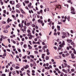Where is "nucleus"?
Masks as SVG:
<instances>
[{
    "instance_id": "62",
    "label": "nucleus",
    "mask_w": 76,
    "mask_h": 76,
    "mask_svg": "<svg viewBox=\"0 0 76 76\" xmlns=\"http://www.w3.org/2000/svg\"><path fill=\"white\" fill-rule=\"evenodd\" d=\"M42 45H45V43H44V42H42Z\"/></svg>"
},
{
    "instance_id": "36",
    "label": "nucleus",
    "mask_w": 76,
    "mask_h": 76,
    "mask_svg": "<svg viewBox=\"0 0 76 76\" xmlns=\"http://www.w3.org/2000/svg\"><path fill=\"white\" fill-rule=\"evenodd\" d=\"M12 42L14 44H16V42L13 40H12Z\"/></svg>"
},
{
    "instance_id": "43",
    "label": "nucleus",
    "mask_w": 76,
    "mask_h": 76,
    "mask_svg": "<svg viewBox=\"0 0 76 76\" xmlns=\"http://www.w3.org/2000/svg\"><path fill=\"white\" fill-rule=\"evenodd\" d=\"M12 66L13 67H15V64H13L12 65Z\"/></svg>"
},
{
    "instance_id": "31",
    "label": "nucleus",
    "mask_w": 76,
    "mask_h": 76,
    "mask_svg": "<svg viewBox=\"0 0 76 76\" xmlns=\"http://www.w3.org/2000/svg\"><path fill=\"white\" fill-rule=\"evenodd\" d=\"M15 69H19V67L17 66L16 67Z\"/></svg>"
},
{
    "instance_id": "40",
    "label": "nucleus",
    "mask_w": 76,
    "mask_h": 76,
    "mask_svg": "<svg viewBox=\"0 0 76 76\" xmlns=\"http://www.w3.org/2000/svg\"><path fill=\"white\" fill-rule=\"evenodd\" d=\"M18 51H19V52L20 53V52H21L20 49H18Z\"/></svg>"
},
{
    "instance_id": "16",
    "label": "nucleus",
    "mask_w": 76,
    "mask_h": 76,
    "mask_svg": "<svg viewBox=\"0 0 76 76\" xmlns=\"http://www.w3.org/2000/svg\"><path fill=\"white\" fill-rule=\"evenodd\" d=\"M30 57H31V58H34V56H32V55H30Z\"/></svg>"
},
{
    "instance_id": "57",
    "label": "nucleus",
    "mask_w": 76,
    "mask_h": 76,
    "mask_svg": "<svg viewBox=\"0 0 76 76\" xmlns=\"http://www.w3.org/2000/svg\"><path fill=\"white\" fill-rule=\"evenodd\" d=\"M65 73H67V71L66 70H65Z\"/></svg>"
},
{
    "instance_id": "34",
    "label": "nucleus",
    "mask_w": 76,
    "mask_h": 76,
    "mask_svg": "<svg viewBox=\"0 0 76 76\" xmlns=\"http://www.w3.org/2000/svg\"><path fill=\"white\" fill-rule=\"evenodd\" d=\"M7 51H9V52H10V49H7Z\"/></svg>"
},
{
    "instance_id": "50",
    "label": "nucleus",
    "mask_w": 76,
    "mask_h": 76,
    "mask_svg": "<svg viewBox=\"0 0 76 76\" xmlns=\"http://www.w3.org/2000/svg\"><path fill=\"white\" fill-rule=\"evenodd\" d=\"M29 42L30 44V45H32V42L31 41H29Z\"/></svg>"
},
{
    "instance_id": "44",
    "label": "nucleus",
    "mask_w": 76,
    "mask_h": 76,
    "mask_svg": "<svg viewBox=\"0 0 76 76\" xmlns=\"http://www.w3.org/2000/svg\"><path fill=\"white\" fill-rule=\"evenodd\" d=\"M74 32H73V31L72 30H71V33H72V34H73L74 33Z\"/></svg>"
},
{
    "instance_id": "63",
    "label": "nucleus",
    "mask_w": 76,
    "mask_h": 76,
    "mask_svg": "<svg viewBox=\"0 0 76 76\" xmlns=\"http://www.w3.org/2000/svg\"><path fill=\"white\" fill-rule=\"evenodd\" d=\"M63 75H64V76H67V74H64V73H63Z\"/></svg>"
},
{
    "instance_id": "5",
    "label": "nucleus",
    "mask_w": 76,
    "mask_h": 76,
    "mask_svg": "<svg viewBox=\"0 0 76 76\" xmlns=\"http://www.w3.org/2000/svg\"><path fill=\"white\" fill-rule=\"evenodd\" d=\"M32 5V3H30V4H28V7L29 8H31V6Z\"/></svg>"
},
{
    "instance_id": "28",
    "label": "nucleus",
    "mask_w": 76,
    "mask_h": 76,
    "mask_svg": "<svg viewBox=\"0 0 76 76\" xmlns=\"http://www.w3.org/2000/svg\"><path fill=\"white\" fill-rule=\"evenodd\" d=\"M25 8H26V9H27V10H29V9L28 8V7L27 6Z\"/></svg>"
},
{
    "instance_id": "45",
    "label": "nucleus",
    "mask_w": 76,
    "mask_h": 76,
    "mask_svg": "<svg viewBox=\"0 0 76 76\" xmlns=\"http://www.w3.org/2000/svg\"><path fill=\"white\" fill-rule=\"evenodd\" d=\"M24 40H25V39L23 38L22 39V41H24Z\"/></svg>"
},
{
    "instance_id": "38",
    "label": "nucleus",
    "mask_w": 76,
    "mask_h": 76,
    "mask_svg": "<svg viewBox=\"0 0 76 76\" xmlns=\"http://www.w3.org/2000/svg\"><path fill=\"white\" fill-rule=\"evenodd\" d=\"M62 38H65V36H64V35H62Z\"/></svg>"
},
{
    "instance_id": "29",
    "label": "nucleus",
    "mask_w": 76,
    "mask_h": 76,
    "mask_svg": "<svg viewBox=\"0 0 76 76\" xmlns=\"http://www.w3.org/2000/svg\"><path fill=\"white\" fill-rule=\"evenodd\" d=\"M58 23L59 24V25H61V24H62V23L61 22H58Z\"/></svg>"
},
{
    "instance_id": "27",
    "label": "nucleus",
    "mask_w": 76,
    "mask_h": 76,
    "mask_svg": "<svg viewBox=\"0 0 76 76\" xmlns=\"http://www.w3.org/2000/svg\"><path fill=\"white\" fill-rule=\"evenodd\" d=\"M35 54H38V52L37 51H34Z\"/></svg>"
},
{
    "instance_id": "58",
    "label": "nucleus",
    "mask_w": 76,
    "mask_h": 76,
    "mask_svg": "<svg viewBox=\"0 0 76 76\" xmlns=\"http://www.w3.org/2000/svg\"><path fill=\"white\" fill-rule=\"evenodd\" d=\"M40 13H42V10H41L40 11Z\"/></svg>"
},
{
    "instance_id": "9",
    "label": "nucleus",
    "mask_w": 76,
    "mask_h": 76,
    "mask_svg": "<svg viewBox=\"0 0 76 76\" xmlns=\"http://www.w3.org/2000/svg\"><path fill=\"white\" fill-rule=\"evenodd\" d=\"M10 28V26L9 25H7L6 26V29H7V28Z\"/></svg>"
},
{
    "instance_id": "54",
    "label": "nucleus",
    "mask_w": 76,
    "mask_h": 76,
    "mask_svg": "<svg viewBox=\"0 0 76 76\" xmlns=\"http://www.w3.org/2000/svg\"><path fill=\"white\" fill-rule=\"evenodd\" d=\"M8 41L9 42V43H10V39H8Z\"/></svg>"
},
{
    "instance_id": "26",
    "label": "nucleus",
    "mask_w": 76,
    "mask_h": 76,
    "mask_svg": "<svg viewBox=\"0 0 76 76\" xmlns=\"http://www.w3.org/2000/svg\"><path fill=\"white\" fill-rule=\"evenodd\" d=\"M25 2H26V3H25L26 4L27 3H28V4L29 3V1H25Z\"/></svg>"
},
{
    "instance_id": "48",
    "label": "nucleus",
    "mask_w": 76,
    "mask_h": 76,
    "mask_svg": "<svg viewBox=\"0 0 76 76\" xmlns=\"http://www.w3.org/2000/svg\"><path fill=\"white\" fill-rule=\"evenodd\" d=\"M48 22H50V21H51V19H48Z\"/></svg>"
},
{
    "instance_id": "60",
    "label": "nucleus",
    "mask_w": 76,
    "mask_h": 76,
    "mask_svg": "<svg viewBox=\"0 0 76 76\" xmlns=\"http://www.w3.org/2000/svg\"><path fill=\"white\" fill-rule=\"evenodd\" d=\"M73 53L74 54H76V51H74L73 52Z\"/></svg>"
},
{
    "instance_id": "10",
    "label": "nucleus",
    "mask_w": 76,
    "mask_h": 76,
    "mask_svg": "<svg viewBox=\"0 0 76 76\" xmlns=\"http://www.w3.org/2000/svg\"><path fill=\"white\" fill-rule=\"evenodd\" d=\"M71 11H72H72H75V9H74V8L73 7H71Z\"/></svg>"
},
{
    "instance_id": "20",
    "label": "nucleus",
    "mask_w": 76,
    "mask_h": 76,
    "mask_svg": "<svg viewBox=\"0 0 76 76\" xmlns=\"http://www.w3.org/2000/svg\"><path fill=\"white\" fill-rule=\"evenodd\" d=\"M31 33L28 34V37H31Z\"/></svg>"
},
{
    "instance_id": "7",
    "label": "nucleus",
    "mask_w": 76,
    "mask_h": 76,
    "mask_svg": "<svg viewBox=\"0 0 76 76\" xmlns=\"http://www.w3.org/2000/svg\"><path fill=\"white\" fill-rule=\"evenodd\" d=\"M57 28L58 29V31H60V26H57Z\"/></svg>"
},
{
    "instance_id": "41",
    "label": "nucleus",
    "mask_w": 76,
    "mask_h": 76,
    "mask_svg": "<svg viewBox=\"0 0 76 76\" xmlns=\"http://www.w3.org/2000/svg\"><path fill=\"white\" fill-rule=\"evenodd\" d=\"M65 67H67V64H64Z\"/></svg>"
},
{
    "instance_id": "39",
    "label": "nucleus",
    "mask_w": 76,
    "mask_h": 76,
    "mask_svg": "<svg viewBox=\"0 0 76 76\" xmlns=\"http://www.w3.org/2000/svg\"><path fill=\"white\" fill-rule=\"evenodd\" d=\"M57 35V34L56 33L54 32V35Z\"/></svg>"
},
{
    "instance_id": "22",
    "label": "nucleus",
    "mask_w": 76,
    "mask_h": 76,
    "mask_svg": "<svg viewBox=\"0 0 76 76\" xmlns=\"http://www.w3.org/2000/svg\"><path fill=\"white\" fill-rule=\"evenodd\" d=\"M62 34H63V35H66V33L64 32H63L62 33Z\"/></svg>"
},
{
    "instance_id": "23",
    "label": "nucleus",
    "mask_w": 76,
    "mask_h": 76,
    "mask_svg": "<svg viewBox=\"0 0 76 76\" xmlns=\"http://www.w3.org/2000/svg\"><path fill=\"white\" fill-rule=\"evenodd\" d=\"M57 58H61V56H57Z\"/></svg>"
},
{
    "instance_id": "64",
    "label": "nucleus",
    "mask_w": 76,
    "mask_h": 76,
    "mask_svg": "<svg viewBox=\"0 0 76 76\" xmlns=\"http://www.w3.org/2000/svg\"><path fill=\"white\" fill-rule=\"evenodd\" d=\"M71 45H73L74 44V43H73V42H72L71 43Z\"/></svg>"
},
{
    "instance_id": "56",
    "label": "nucleus",
    "mask_w": 76,
    "mask_h": 76,
    "mask_svg": "<svg viewBox=\"0 0 76 76\" xmlns=\"http://www.w3.org/2000/svg\"><path fill=\"white\" fill-rule=\"evenodd\" d=\"M16 72L17 73H18V74H19V71H16Z\"/></svg>"
},
{
    "instance_id": "32",
    "label": "nucleus",
    "mask_w": 76,
    "mask_h": 76,
    "mask_svg": "<svg viewBox=\"0 0 76 76\" xmlns=\"http://www.w3.org/2000/svg\"><path fill=\"white\" fill-rule=\"evenodd\" d=\"M32 27H35V25L34 24H33L31 25Z\"/></svg>"
},
{
    "instance_id": "2",
    "label": "nucleus",
    "mask_w": 76,
    "mask_h": 76,
    "mask_svg": "<svg viewBox=\"0 0 76 76\" xmlns=\"http://www.w3.org/2000/svg\"><path fill=\"white\" fill-rule=\"evenodd\" d=\"M24 28H21L20 29L21 31H22L23 32H24V31H26V28H25V27H24Z\"/></svg>"
},
{
    "instance_id": "61",
    "label": "nucleus",
    "mask_w": 76,
    "mask_h": 76,
    "mask_svg": "<svg viewBox=\"0 0 76 76\" xmlns=\"http://www.w3.org/2000/svg\"><path fill=\"white\" fill-rule=\"evenodd\" d=\"M21 70H22V71H23V70H24V68H21Z\"/></svg>"
},
{
    "instance_id": "3",
    "label": "nucleus",
    "mask_w": 76,
    "mask_h": 76,
    "mask_svg": "<svg viewBox=\"0 0 76 76\" xmlns=\"http://www.w3.org/2000/svg\"><path fill=\"white\" fill-rule=\"evenodd\" d=\"M71 58H73V59H74V58H75V57H74V56H75V55H74V54L72 53L71 54Z\"/></svg>"
},
{
    "instance_id": "24",
    "label": "nucleus",
    "mask_w": 76,
    "mask_h": 76,
    "mask_svg": "<svg viewBox=\"0 0 76 76\" xmlns=\"http://www.w3.org/2000/svg\"><path fill=\"white\" fill-rule=\"evenodd\" d=\"M26 58V55L23 57V59H25Z\"/></svg>"
},
{
    "instance_id": "12",
    "label": "nucleus",
    "mask_w": 76,
    "mask_h": 76,
    "mask_svg": "<svg viewBox=\"0 0 76 76\" xmlns=\"http://www.w3.org/2000/svg\"><path fill=\"white\" fill-rule=\"evenodd\" d=\"M3 32H4V33H7V32H8V31L7 30H4Z\"/></svg>"
},
{
    "instance_id": "49",
    "label": "nucleus",
    "mask_w": 76,
    "mask_h": 76,
    "mask_svg": "<svg viewBox=\"0 0 76 76\" xmlns=\"http://www.w3.org/2000/svg\"><path fill=\"white\" fill-rule=\"evenodd\" d=\"M18 6H19L18 5V4H17L16 6V7H17V8H19V7Z\"/></svg>"
},
{
    "instance_id": "42",
    "label": "nucleus",
    "mask_w": 76,
    "mask_h": 76,
    "mask_svg": "<svg viewBox=\"0 0 76 76\" xmlns=\"http://www.w3.org/2000/svg\"><path fill=\"white\" fill-rule=\"evenodd\" d=\"M69 55V53H67L65 54V56H67Z\"/></svg>"
},
{
    "instance_id": "17",
    "label": "nucleus",
    "mask_w": 76,
    "mask_h": 76,
    "mask_svg": "<svg viewBox=\"0 0 76 76\" xmlns=\"http://www.w3.org/2000/svg\"><path fill=\"white\" fill-rule=\"evenodd\" d=\"M16 73V72L15 71H13L12 72V74L14 75H15Z\"/></svg>"
},
{
    "instance_id": "46",
    "label": "nucleus",
    "mask_w": 76,
    "mask_h": 76,
    "mask_svg": "<svg viewBox=\"0 0 76 76\" xmlns=\"http://www.w3.org/2000/svg\"><path fill=\"white\" fill-rule=\"evenodd\" d=\"M29 25H30V23H27V25L28 26H29Z\"/></svg>"
},
{
    "instance_id": "33",
    "label": "nucleus",
    "mask_w": 76,
    "mask_h": 76,
    "mask_svg": "<svg viewBox=\"0 0 76 76\" xmlns=\"http://www.w3.org/2000/svg\"><path fill=\"white\" fill-rule=\"evenodd\" d=\"M57 34L58 35H59L60 34V32L58 31L57 32Z\"/></svg>"
},
{
    "instance_id": "4",
    "label": "nucleus",
    "mask_w": 76,
    "mask_h": 76,
    "mask_svg": "<svg viewBox=\"0 0 76 76\" xmlns=\"http://www.w3.org/2000/svg\"><path fill=\"white\" fill-rule=\"evenodd\" d=\"M67 42H68V43H70L72 42V40L71 39H68L67 40Z\"/></svg>"
},
{
    "instance_id": "59",
    "label": "nucleus",
    "mask_w": 76,
    "mask_h": 76,
    "mask_svg": "<svg viewBox=\"0 0 76 76\" xmlns=\"http://www.w3.org/2000/svg\"><path fill=\"white\" fill-rule=\"evenodd\" d=\"M54 48L55 50H57V47H54Z\"/></svg>"
},
{
    "instance_id": "25",
    "label": "nucleus",
    "mask_w": 76,
    "mask_h": 76,
    "mask_svg": "<svg viewBox=\"0 0 76 76\" xmlns=\"http://www.w3.org/2000/svg\"><path fill=\"white\" fill-rule=\"evenodd\" d=\"M27 32H28V33H31V31H30V30L28 29L27 30Z\"/></svg>"
},
{
    "instance_id": "15",
    "label": "nucleus",
    "mask_w": 76,
    "mask_h": 76,
    "mask_svg": "<svg viewBox=\"0 0 76 76\" xmlns=\"http://www.w3.org/2000/svg\"><path fill=\"white\" fill-rule=\"evenodd\" d=\"M26 46H27V45L26 44H24L23 45V47L24 48H26Z\"/></svg>"
},
{
    "instance_id": "18",
    "label": "nucleus",
    "mask_w": 76,
    "mask_h": 76,
    "mask_svg": "<svg viewBox=\"0 0 76 76\" xmlns=\"http://www.w3.org/2000/svg\"><path fill=\"white\" fill-rule=\"evenodd\" d=\"M70 16H69V17L67 18V19L68 22H69V21H70Z\"/></svg>"
},
{
    "instance_id": "37",
    "label": "nucleus",
    "mask_w": 76,
    "mask_h": 76,
    "mask_svg": "<svg viewBox=\"0 0 76 76\" xmlns=\"http://www.w3.org/2000/svg\"><path fill=\"white\" fill-rule=\"evenodd\" d=\"M3 56H4V57H6V53H4L3 54Z\"/></svg>"
},
{
    "instance_id": "53",
    "label": "nucleus",
    "mask_w": 76,
    "mask_h": 76,
    "mask_svg": "<svg viewBox=\"0 0 76 76\" xmlns=\"http://www.w3.org/2000/svg\"><path fill=\"white\" fill-rule=\"evenodd\" d=\"M40 8H41V9H42L43 8V6L42 5H41L40 6Z\"/></svg>"
},
{
    "instance_id": "14",
    "label": "nucleus",
    "mask_w": 76,
    "mask_h": 76,
    "mask_svg": "<svg viewBox=\"0 0 76 76\" xmlns=\"http://www.w3.org/2000/svg\"><path fill=\"white\" fill-rule=\"evenodd\" d=\"M10 18H8L7 20V23H9V22H10Z\"/></svg>"
},
{
    "instance_id": "21",
    "label": "nucleus",
    "mask_w": 76,
    "mask_h": 76,
    "mask_svg": "<svg viewBox=\"0 0 76 76\" xmlns=\"http://www.w3.org/2000/svg\"><path fill=\"white\" fill-rule=\"evenodd\" d=\"M55 70H56V71H57V72H58L59 71V69H58L57 68H56L55 69Z\"/></svg>"
},
{
    "instance_id": "1",
    "label": "nucleus",
    "mask_w": 76,
    "mask_h": 76,
    "mask_svg": "<svg viewBox=\"0 0 76 76\" xmlns=\"http://www.w3.org/2000/svg\"><path fill=\"white\" fill-rule=\"evenodd\" d=\"M10 4H12V5H13V4H15V1H10Z\"/></svg>"
},
{
    "instance_id": "35",
    "label": "nucleus",
    "mask_w": 76,
    "mask_h": 76,
    "mask_svg": "<svg viewBox=\"0 0 76 76\" xmlns=\"http://www.w3.org/2000/svg\"><path fill=\"white\" fill-rule=\"evenodd\" d=\"M1 76H6V74H2Z\"/></svg>"
},
{
    "instance_id": "51",
    "label": "nucleus",
    "mask_w": 76,
    "mask_h": 76,
    "mask_svg": "<svg viewBox=\"0 0 76 76\" xmlns=\"http://www.w3.org/2000/svg\"><path fill=\"white\" fill-rule=\"evenodd\" d=\"M23 42H21L20 44H21V45H23Z\"/></svg>"
},
{
    "instance_id": "13",
    "label": "nucleus",
    "mask_w": 76,
    "mask_h": 76,
    "mask_svg": "<svg viewBox=\"0 0 76 76\" xmlns=\"http://www.w3.org/2000/svg\"><path fill=\"white\" fill-rule=\"evenodd\" d=\"M71 13H72V15L76 14V13H75V11L71 12Z\"/></svg>"
},
{
    "instance_id": "6",
    "label": "nucleus",
    "mask_w": 76,
    "mask_h": 76,
    "mask_svg": "<svg viewBox=\"0 0 76 76\" xmlns=\"http://www.w3.org/2000/svg\"><path fill=\"white\" fill-rule=\"evenodd\" d=\"M65 45V42L64 41H63L62 43L61 44V45H62V46H63V45Z\"/></svg>"
},
{
    "instance_id": "52",
    "label": "nucleus",
    "mask_w": 76,
    "mask_h": 76,
    "mask_svg": "<svg viewBox=\"0 0 76 76\" xmlns=\"http://www.w3.org/2000/svg\"><path fill=\"white\" fill-rule=\"evenodd\" d=\"M4 13H5V14H6V10H4Z\"/></svg>"
},
{
    "instance_id": "30",
    "label": "nucleus",
    "mask_w": 76,
    "mask_h": 76,
    "mask_svg": "<svg viewBox=\"0 0 76 76\" xmlns=\"http://www.w3.org/2000/svg\"><path fill=\"white\" fill-rule=\"evenodd\" d=\"M37 21L38 23H40L41 22V19L38 20Z\"/></svg>"
},
{
    "instance_id": "8",
    "label": "nucleus",
    "mask_w": 76,
    "mask_h": 76,
    "mask_svg": "<svg viewBox=\"0 0 76 76\" xmlns=\"http://www.w3.org/2000/svg\"><path fill=\"white\" fill-rule=\"evenodd\" d=\"M28 67H29V66L28 65H26V66L24 67V69H27V68H28Z\"/></svg>"
},
{
    "instance_id": "55",
    "label": "nucleus",
    "mask_w": 76,
    "mask_h": 76,
    "mask_svg": "<svg viewBox=\"0 0 76 76\" xmlns=\"http://www.w3.org/2000/svg\"><path fill=\"white\" fill-rule=\"evenodd\" d=\"M44 71H45V69H44V68H43L42 70V72H44Z\"/></svg>"
},
{
    "instance_id": "47",
    "label": "nucleus",
    "mask_w": 76,
    "mask_h": 76,
    "mask_svg": "<svg viewBox=\"0 0 76 76\" xmlns=\"http://www.w3.org/2000/svg\"><path fill=\"white\" fill-rule=\"evenodd\" d=\"M52 29H54V26H52Z\"/></svg>"
},
{
    "instance_id": "19",
    "label": "nucleus",
    "mask_w": 76,
    "mask_h": 76,
    "mask_svg": "<svg viewBox=\"0 0 76 76\" xmlns=\"http://www.w3.org/2000/svg\"><path fill=\"white\" fill-rule=\"evenodd\" d=\"M45 59L46 60H48L49 59V58L47 56L46 57Z\"/></svg>"
},
{
    "instance_id": "11",
    "label": "nucleus",
    "mask_w": 76,
    "mask_h": 76,
    "mask_svg": "<svg viewBox=\"0 0 76 76\" xmlns=\"http://www.w3.org/2000/svg\"><path fill=\"white\" fill-rule=\"evenodd\" d=\"M20 11H21V12L22 13H24V12H23V10H22V9L20 8Z\"/></svg>"
}]
</instances>
